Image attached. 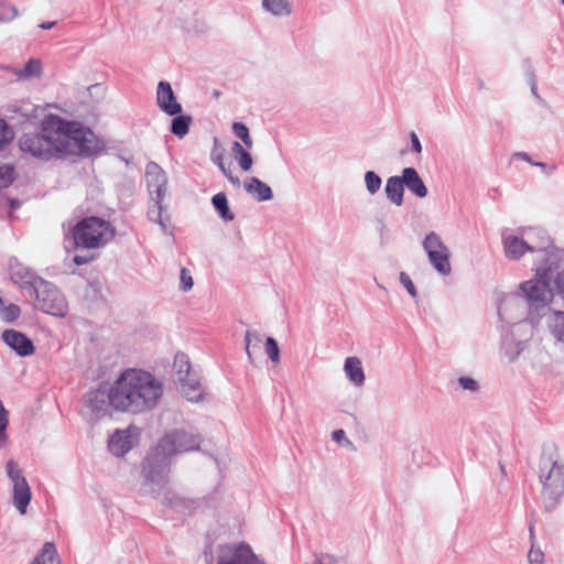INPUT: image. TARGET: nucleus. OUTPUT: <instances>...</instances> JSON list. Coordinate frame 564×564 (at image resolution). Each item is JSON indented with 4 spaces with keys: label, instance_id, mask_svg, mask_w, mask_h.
I'll list each match as a JSON object with an SVG mask.
<instances>
[{
    "label": "nucleus",
    "instance_id": "nucleus-1",
    "mask_svg": "<svg viewBox=\"0 0 564 564\" xmlns=\"http://www.w3.org/2000/svg\"><path fill=\"white\" fill-rule=\"evenodd\" d=\"M117 411L131 414L153 410L163 395V383L152 373L127 369L113 382Z\"/></svg>",
    "mask_w": 564,
    "mask_h": 564
},
{
    "label": "nucleus",
    "instance_id": "nucleus-2",
    "mask_svg": "<svg viewBox=\"0 0 564 564\" xmlns=\"http://www.w3.org/2000/svg\"><path fill=\"white\" fill-rule=\"evenodd\" d=\"M46 127V129L55 131L58 158L88 156L98 150L94 132L77 121H66L56 115V117H50Z\"/></svg>",
    "mask_w": 564,
    "mask_h": 564
},
{
    "label": "nucleus",
    "instance_id": "nucleus-3",
    "mask_svg": "<svg viewBox=\"0 0 564 564\" xmlns=\"http://www.w3.org/2000/svg\"><path fill=\"white\" fill-rule=\"evenodd\" d=\"M144 174L150 195L148 219L158 224L164 234L172 235L171 216L167 213V204L164 203L167 194L166 172L158 163L149 162Z\"/></svg>",
    "mask_w": 564,
    "mask_h": 564
},
{
    "label": "nucleus",
    "instance_id": "nucleus-4",
    "mask_svg": "<svg viewBox=\"0 0 564 564\" xmlns=\"http://www.w3.org/2000/svg\"><path fill=\"white\" fill-rule=\"evenodd\" d=\"M563 254H550L541 265L535 269V278L520 284V290L530 306H545L552 299V281L561 269Z\"/></svg>",
    "mask_w": 564,
    "mask_h": 564
},
{
    "label": "nucleus",
    "instance_id": "nucleus-5",
    "mask_svg": "<svg viewBox=\"0 0 564 564\" xmlns=\"http://www.w3.org/2000/svg\"><path fill=\"white\" fill-rule=\"evenodd\" d=\"M501 237L505 256L512 261L521 259L527 252L539 254L542 262L550 254H562L547 237L535 238L531 230H522L520 234L505 230Z\"/></svg>",
    "mask_w": 564,
    "mask_h": 564
},
{
    "label": "nucleus",
    "instance_id": "nucleus-6",
    "mask_svg": "<svg viewBox=\"0 0 564 564\" xmlns=\"http://www.w3.org/2000/svg\"><path fill=\"white\" fill-rule=\"evenodd\" d=\"M539 478L542 484L544 508L546 511H553L564 497V462L557 456H542Z\"/></svg>",
    "mask_w": 564,
    "mask_h": 564
},
{
    "label": "nucleus",
    "instance_id": "nucleus-7",
    "mask_svg": "<svg viewBox=\"0 0 564 564\" xmlns=\"http://www.w3.org/2000/svg\"><path fill=\"white\" fill-rule=\"evenodd\" d=\"M72 236L76 248L98 249L115 237V229L109 221L91 216L78 221Z\"/></svg>",
    "mask_w": 564,
    "mask_h": 564
},
{
    "label": "nucleus",
    "instance_id": "nucleus-8",
    "mask_svg": "<svg viewBox=\"0 0 564 564\" xmlns=\"http://www.w3.org/2000/svg\"><path fill=\"white\" fill-rule=\"evenodd\" d=\"M117 411L115 402V386H99L83 397L80 414L90 425L97 424L105 417L111 416V410Z\"/></svg>",
    "mask_w": 564,
    "mask_h": 564
},
{
    "label": "nucleus",
    "instance_id": "nucleus-9",
    "mask_svg": "<svg viewBox=\"0 0 564 564\" xmlns=\"http://www.w3.org/2000/svg\"><path fill=\"white\" fill-rule=\"evenodd\" d=\"M30 284L35 296L36 310L56 317H64L67 314L68 303L56 285L42 278H35Z\"/></svg>",
    "mask_w": 564,
    "mask_h": 564
},
{
    "label": "nucleus",
    "instance_id": "nucleus-10",
    "mask_svg": "<svg viewBox=\"0 0 564 564\" xmlns=\"http://www.w3.org/2000/svg\"><path fill=\"white\" fill-rule=\"evenodd\" d=\"M171 457L169 453H165L163 448L158 444L147 456L142 466V474L144 476L143 490L154 492L153 486H156L159 490L163 489L169 480Z\"/></svg>",
    "mask_w": 564,
    "mask_h": 564
},
{
    "label": "nucleus",
    "instance_id": "nucleus-11",
    "mask_svg": "<svg viewBox=\"0 0 564 564\" xmlns=\"http://www.w3.org/2000/svg\"><path fill=\"white\" fill-rule=\"evenodd\" d=\"M19 149L31 158L50 161L58 158V147L55 142V131L44 130L40 132H26L19 138Z\"/></svg>",
    "mask_w": 564,
    "mask_h": 564
},
{
    "label": "nucleus",
    "instance_id": "nucleus-12",
    "mask_svg": "<svg viewBox=\"0 0 564 564\" xmlns=\"http://www.w3.org/2000/svg\"><path fill=\"white\" fill-rule=\"evenodd\" d=\"M175 381L181 393L192 402L203 399V388L199 372L192 368L189 358L184 352H177L174 357Z\"/></svg>",
    "mask_w": 564,
    "mask_h": 564
},
{
    "label": "nucleus",
    "instance_id": "nucleus-13",
    "mask_svg": "<svg viewBox=\"0 0 564 564\" xmlns=\"http://www.w3.org/2000/svg\"><path fill=\"white\" fill-rule=\"evenodd\" d=\"M4 116L17 124H39L44 130H47L46 122L50 117H56L47 113V106L35 105L30 100H18L7 105Z\"/></svg>",
    "mask_w": 564,
    "mask_h": 564
},
{
    "label": "nucleus",
    "instance_id": "nucleus-14",
    "mask_svg": "<svg viewBox=\"0 0 564 564\" xmlns=\"http://www.w3.org/2000/svg\"><path fill=\"white\" fill-rule=\"evenodd\" d=\"M423 249L427 254L431 265L442 275H449L452 267L449 263V249L444 245L438 234L429 232L423 242Z\"/></svg>",
    "mask_w": 564,
    "mask_h": 564
},
{
    "label": "nucleus",
    "instance_id": "nucleus-15",
    "mask_svg": "<svg viewBox=\"0 0 564 564\" xmlns=\"http://www.w3.org/2000/svg\"><path fill=\"white\" fill-rule=\"evenodd\" d=\"M202 443V436L198 433L186 430H174L164 435L159 445L170 455L196 451Z\"/></svg>",
    "mask_w": 564,
    "mask_h": 564
},
{
    "label": "nucleus",
    "instance_id": "nucleus-16",
    "mask_svg": "<svg viewBox=\"0 0 564 564\" xmlns=\"http://www.w3.org/2000/svg\"><path fill=\"white\" fill-rule=\"evenodd\" d=\"M6 471L7 476L13 482V505L21 514H24L31 501L30 486L14 460H8Z\"/></svg>",
    "mask_w": 564,
    "mask_h": 564
},
{
    "label": "nucleus",
    "instance_id": "nucleus-17",
    "mask_svg": "<svg viewBox=\"0 0 564 564\" xmlns=\"http://www.w3.org/2000/svg\"><path fill=\"white\" fill-rule=\"evenodd\" d=\"M218 564H264L246 543L220 545L217 551Z\"/></svg>",
    "mask_w": 564,
    "mask_h": 564
},
{
    "label": "nucleus",
    "instance_id": "nucleus-18",
    "mask_svg": "<svg viewBox=\"0 0 564 564\" xmlns=\"http://www.w3.org/2000/svg\"><path fill=\"white\" fill-rule=\"evenodd\" d=\"M1 338L7 346L21 357L31 356L35 350L33 341L19 330L6 329L2 332Z\"/></svg>",
    "mask_w": 564,
    "mask_h": 564
},
{
    "label": "nucleus",
    "instance_id": "nucleus-19",
    "mask_svg": "<svg viewBox=\"0 0 564 564\" xmlns=\"http://www.w3.org/2000/svg\"><path fill=\"white\" fill-rule=\"evenodd\" d=\"M156 101L162 111L170 116L181 113L182 106L177 102L174 91L167 82H160L156 91Z\"/></svg>",
    "mask_w": 564,
    "mask_h": 564
},
{
    "label": "nucleus",
    "instance_id": "nucleus-20",
    "mask_svg": "<svg viewBox=\"0 0 564 564\" xmlns=\"http://www.w3.org/2000/svg\"><path fill=\"white\" fill-rule=\"evenodd\" d=\"M108 447L109 451L118 457L127 454L133 447L131 429L116 431L109 440Z\"/></svg>",
    "mask_w": 564,
    "mask_h": 564
},
{
    "label": "nucleus",
    "instance_id": "nucleus-21",
    "mask_svg": "<svg viewBox=\"0 0 564 564\" xmlns=\"http://www.w3.org/2000/svg\"><path fill=\"white\" fill-rule=\"evenodd\" d=\"M402 180L404 182V187H406L419 198H424L427 196V187L414 167L403 169Z\"/></svg>",
    "mask_w": 564,
    "mask_h": 564
},
{
    "label": "nucleus",
    "instance_id": "nucleus-22",
    "mask_svg": "<svg viewBox=\"0 0 564 564\" xmlns=\"http://www.w3.org/2000/svg\"><path fill=\"white\" fill-rule=\"evenodd\" d=\"M387 198L395 206L403 204L404 182L401 176H390L384 187Z\"/></svg>",
    "mask_w": 564,
    "mask_h": 564
},
{
    "label": "nucleus",
    "instance_id": "nucleus-23",
    "mask_svg": "<svg viewBox=\"0 0 564 564\" xmlns=\"http://www.w3.org/2000/svg\"><path fill=\"white\" fill-rule=\"evenodd\" d=\"M245 189L258 202L270 200L273 197L271 187L257 177L245 182Z\"/></svg>",
    "mask_w": 564,
    "mask_h": 564
},
{
    "label": "nucleus",
    "instance_id": "nucleus-24",
    "mask_svg": "<svg viewBox=\"0 0 564 564\" xmlns=\"http://www.w3.org/2000/svg\"><path fill=\"white\" fill-rule=\"evenodd\" d=\"M347 378L357 387L365 383V372L358 357H347L344 365Z\"/></svg>",
    "mask_w": 564,
    "mask_h": 564
},
{
    "label": "nucleus",
    "instance_id": "nucleus-25",
    "mask_svg": "<svg viewBox=\"0 0 564 564\" xmlns=\"http://www.w3.org/2000/svg\"><path fill=\"white\" fill-rule=\"evenodd\" d=\"M261 8L275 18L289 17L293 12L290 0H262Z\"/></svg>",
    "mask_w": 564,
    "mask_h": 564
},
{
    "label": "nucleus",
    "instance_id": "nucleus-26",
    "mask_svg": "<svg viewBox=\"0 0 564 564\" xmlns=\"http://www.w3.org/2000/svg\"><path fill=\"white\" fill-rule=\"evenodd\" d=\"M212 204L225 221H231L235 218L234 213L229 209L228 199L225 193H217L214 195Z\"/></svg>",
    "mask_w": 564,
    "mask_h": 564
},
{
    "label": "nucleus",
    "instance_id": "nucleus-27",
    "mask_svg": "<svg viewBox=\"0 0 564 564\" xmlns=\"http://www.w3.org/2000/svg\"><path fill=\"white\" fill-rule=\"evenodd\" d=\"M31 564H59L54 543L46 542L43 545L41 553Z\"/></svg>",
    "mask_w": 564,
    "mask_h": 564
},
{
    "label": "nucleus",
    "instance_id": "nucleus-28",
    "mask_svg": "<svg viewBox=\"0 0 564 564\" xmlns=\"http://www.w3.org/2000/svg\"><path fill=\"white\" fill-rule=\"evenodd\" d=\"M231 151L241 170L249 171L253 163L250 153L238 141L234 142Z\"/></svg>",
    "mask_w": 564,
    "mask_h": 564
},
{
    "label": "nucleus",
    "instance_id": "nucleus-29",
    "mask_svg": "<svg viewBox=\"0 0 564 564\" xmlns=\"http://www.w3.org/2000/svg\"><path fill=\"white\" fill-rule=\"evenodd\" d=\"M191 123L192 117L178 113L172 120L171 132L178 138H183L187 134Z\"/></svg>",
    "mask_w": 564,
    "mask_h": 564
},
{
    "label": "nucleus",
    "instance_id": "nucleus-30",
    "mask_svg": "<svg viewBox=\"0 0 564 564\" xmlns=\"http://www.w3.org/2000/svg\"><path fill=\"white\" fill-rule=\"evenodd\" d=\"M210 159H212L213 163H215L220 169L223 174L228 178V181L230 183H232L234 185L240 184L239 178L237 176L232 175L230 167L225 165L223 153H220L214 149L212 151Z\"/></svg>",
    "mask_w": 564,
    "mask_h": 564
},
{
    "label": "nucleus",
    "instance_id": "nucleus-31",
    "mask_svg": "<svg viewBox=\"0 0 564 564\" xmlns=\"http://www.w3.org/2000/svg\"><path fill=\"white\" fill-rule=\"evenodd\" d=\"M42 70V64L39 59L31 58L25 66L17 72L19 78H32L39 76Z\"/></svg>",
    "mask_w": 564,
    "mask_h": 564
},
{
    "label": "nucleus",
    "instance_id": "nucleus-32",
    "mask_svg": "<svg viewBox=\"0 0 564 564\" xmlns=\"http://www.w3.org/2000/svg\"><path fill=\"white\" fill-rule=\"evenodd\" d=\"M365 185H366L367 192L370 195H375L379 192V189L382 185V180L373 171H368L365 173Z\"/></svg>",
    "mask_w": 564,
    "mask_h": 564
},
{
    "label": "nucleus",
    "instance_id": "nucleus-33",
    "mask_svg": "<svg viewBox=\"0 0 564 564\" xmlns=\"http://www.w3.org/2000/svg\"><path fill=\"white\" fill-rule=\"evenodd\" d=\"M232 132L239 138L248 149L252 148V139L249 133L248 127L242 122H235L232 124Z\"/></svg>",
    "mask_w": 564,
    "mask_h": 564
},
{
    "label": "nucleus",
    "instance_id": "nucleus-34",
    "mask_svg": "<svg viewBox=\"0 0 564 564\" xmlns=\"http://www.w3.org/2000/svg\"><path fill=\"white\" fill-rule=\"evenodd\" d=\"M553 334L564 343V312H555L551 324Z\"/></svg>",
    "mask_w": 564,
    "mask_h": 564
},
{
    "label": "nucleus",
    "instance_id": "nucleus-35",
    "mask_svg": "<svg viewBox=\"0 0 564 564\" xmlns=\"http://www.w3.org/2000/svg\"><path fill=\"white\" fill-rule=\"evenodd\" d=\"M530 531V540L533 542L534 540V527L531 523L529 527ZM544 554L541 550H535L534 544L532 543L531 550L528 554L529 564H543Z\"/></svg>",
    "mask_w": 564,
    "mask_h": 564
},
{
    "label": "nucleus",
    "instance_id": "nucleus-36",
    "mask_svg": "<svg viewBox=\"0 0 564 564\" xmlns=\"http://www.w3.org/2000/svg\"><path fill=\"white\" fill-rule=\"evenodd\" d=\"M20 315L21 308L13 303L6 305V307H3L2 312L0 313L2 321H4L6 323H12L17 321L20 317Z\"/></svg>",
    "mask_w": 564,
    "mask_h": 564
},
{
    "label": "nucleus",
    "instance_id": "nucleus-37",
    "mask_svg": "<svg viewBox=\"0 0 564 564\" xmlns=\"http://www.w3.org/2000/svg\"><path fill=\"white\" fill-rule=\"evenodd\" d=\"M265 352L272 362L280 361V348L274 338L268 337L265 340Z\"/></svg>",
    "mask_w": 564,
    "mask_h": 564
},
{
    "label": "nucleus",
    "instance_id": "nucleus-38",
    "mask_svg": "<svg viewBox=\"0 0 564 564\" xmlns=\"http://www.w3.org/2000/svg\"><path fill=\"white\" fill-rule=\"evenodd\" d=\"M14 181V169L9 165L0 166V188H6Z\"/></svg>",
    "mask_w": 564,
    "mask_h": 564
},
{
    "label": "nucleus",
    "instance_id": "nucleus-39",
    "mask_svg": "<svg viewBox=\"0 0 564 564\" xmlns=\"http://www.w3.org/2000/svg\"><path fill=\"white\" fill-rule=\"evenodd\" d=\"M18 15V9L9 3H0V22L12 21Z\"/></svg>",
    "mask_w": 564,
    "mask_h": 564
},
{
    "label": "nucleus",
    "instance_id": "nucleus-40",
    "mask_svg": "<svg viewBox=\"0 0 564 564\" xmlns=\"http://www.w3.org/2000/svg\"><path fill=\"white\" fill-rule=\"evenodd\" d=\"M261 334L259 332H250L247 330L245 335V348L246 352L248 355V358L250 361H252V352H251V343L254 341L256 345H259L261 343Z\"/></svg>",
    "mask_w": 564,
    "mask_h": 564
},
{
    "label": "nucleus",
    "instance_id": "nucleus-41",
    "mask_svg": "<svg viewBox=\"0 0 564 564\" xmlns=\"http://www.w3.org/2000/svg\"><path fill=\"white\" fill-rule=\"evenodd\" d=\"M13 139V131L8 127L4 120L0 119V149L7 145Z\"/></svg>",
    "mask_w": 564,
    "mask_h": 564
},
{
    "label": "nucleus",
    "instance_id": "nucleus-42",
    "mask_svg": "<svg viewBox=\"0 0 564 564\" xmlns=\"http://www.w3.org/2000/svg\"><path fill=\"white\" fill-rule=\"evenodd\" d=\"M400 283L406 289V291L413 299L417 296L416 289L411 278L405 272L400 273Z\"/></svg>",
    "mask_w": 564,
    "mask_h": 564
},
{
    "label": "nucleus",
    "instance_id": "nucleus-43",
    "mask_svg": "<svg viewBox=\"0 0 564 564\" xmlns=\"http://www.w3.org/2000/svg\"><path fill=\"white\" fill-rule=\"evenodd\" d=\"M458 383H459V386L464 390H468V391H471V392L477 391L478 388H479L478 382L475 379L470 378V377H460L458 379Z\"/></svg>",
    "mask_w": 564,
    "mask_h": 564
},
{
    "label": "nucleus",
    "instance_id": "nucleus-44",
    "mask_svg": "<svg viewBox=\"0 0 564 564\" xmlns=\"http://www.w3.org/2000/svg\"><path fill=\"white\" fill-rule=\"evenodd\" d=\"M181 285L184 291H189L193 288V278L184 268L181 270Z\"/></svg>",
    "mask_w": 564,
    "mask_h": 564
},
{
    "label": "nucleus",
    "instance_id": "nucleus-45",
    "mask_svg": "<svg viewBox=\"0 0 564 564\" xmlns=\"http://www.w3.org/2000/svg\"><path fill=\"white\" fill-rule=\"evenodd\" d=\"M332 438L334 442L341 444L344 446L352 445L351 442L346 437V433L344 430H336L332 434Z\"/></svg>",
    "mask_w": 564,
    "mask_h": 564
},
{
    "label": "nucleus",
    "instance_id": "nucleus-46",
    "mask_svg": "<svg viewBox=\"0 0 564 564\" xmlns=\"http://www.w3.org/2000/svg\"><path fill=\"white\" fill-rule=\"evenodd\" d=\"M164 503L171 505L174 508H181L184 505V499L172 495L170 491L164 495Z\"/></svg>",
    "mask_w": 564,
    "mask_h": 564
},
{
    "label": "nucleus",
    "instance_id": "nucleus-47",
    "mask_svg": "<svg viewBox=\"0 0 564 564\" xmlns=\"http://www.w3.org/2000/svg\"><path fill=\"white\" fill-rule=\"evenodd\" d=\"M554 289L564 297V270H557L556 278L554 280Z\"/></svg>",
    "mask_w": 564,
    "mask_h": 564
},
{
    "label": "nucleus",
    "instance_id": "nucleus-48",
    "mask_svg": "<svg viewBox=\"0 0 564 564\" xmlns=\"http://www.w3.org/2000/svg\"><path fill=\"white\" fill-rule=\"evenodd\" d=\"M410 139H411V149L414 153H417L420 154L422 152V144L419 140V137L416 135L415 132H411L410 133Z\"/></svg>",
    "mask_w": 564,
    "mask_h": 564
},
{
    "label": "nucleus",
    "instance_id": "nucleus-49",
    "mask_svg": "<svg viewBox=\"0 0 564 564\" xmlns=\"http://www.w3.org/2000/svg\"><path fill=\"white\" fill-rule=\"evenodd\" d=\"M7 425H8L7 411L3 406V403L0 401V431L6 430Z\"/></svg>",
    "mask_w": 564,
    "mask_h": 564
},
{
    "label": "nucleus",
    "instance_id": "nucleus-50",
    "mask_svg": "<svg viewBox=\"0 0 564 564\" xmlns=\"http://www.w3.org/2000/svg\"><path fill=\"white\" fill-rule=\"evenodd\" d=\"M93 259H94L93 257L75 256L73 261L76 265H83V264L90 262Z\"/></svg>",
    "mask_w": 564,
    "mask_h": 564
},
{
    "label": "nucleus",
    "instance_id": "nucleus-51",
    "mask_svg": "<svg viewBox=\"0 0 564 564\" xmlns=\"http://www.w3.org/2000/svg\"><path fill=\"white\" fill-rule=\"evenodd\" d=\"M532 165H535V166H539V167H541L543 170H546V174H551L555 170V166L547 167V165L545 163H543V162H534V163H532Z\"/></svg>",
    "mask_w": 564,
    "mask_h": 564
},
{
    "label": "nucleus",
    "instance_id": "nucleus-52",
    "mask_svg": "<svg viewBox=\"0 0 564 564\" xmlns=\"http://www.w3.org/2000/svg\"><path fill=\"white\" fill-rule=\"evenodd\" d=\"M8 443V436L6 430L0 431V448H3Z\"/></svg>",
    "mask_w": 564,
    "mask_h": 564
},
{
    "label": "nucleus",
    "instance_id": "nucleus-53",
    "mask_svg": "<svg viewBox=\"0 0 564 564\" xmlns=\"http://www.w3.org/2000/svg\"><path fill=\"white\" fill-rule=\"evenodd\" d=\"M514 156L520 158V159H522V160H524V161L529 162L530 164L534 163V162L531 160V158L529 156V154H528V153H525V152H517V153L514 154Z\"/></svg>",
    "mask_w": 564,
    "mask_h": 564
},
{
    "label": "nucleus",
    "instance_id": "nucleus-54",
    "mask_svg": "<svg viewBox=\"0 0 564 564\" xmlns=\"http://www.w3.org/2000/svg\"><path fill=\"white\" fill-rule=\"evenodd\" d=\"M55 25V22H43L40 24V28L43 30H50Z\"/></svg>",
    "mask_w": 564,
    "mask_h": 564
},
{
    "label": "nucleus",
    "instance_id": "nucleus-55",
    "mask_svg": "<svg viewBox=\"0 0 564 564\" xmlns=\"http://www.w3.org/2000/svg\"><path fill=\"white\" fill-rule=\"evenodd\" d=\"M94 89H100L101 90L102 87L100 85H98V84L97 85H91L90 87H88V91H91Z\"/></svg>",
    "mask_w": 564,
    "mask_h": 564
},
{
    "label": "nucleus",
    "instance_id": "nucleus-56",
    "mask_svg": "<svg viewBox=\"0 0 564 564\" xmlns=\"http://www.w3.org/2000/svg\"><path fill=\"white\" fill-rule=\"evenodd\" d=\"M3 307H6L3 299L0 296V313L2 312Z\"/></svg>",
    "mask_w": 564,
    "mask_h": 564
},
{
    "label": "nucleus",
    "instance_id": "nucleus-57",
    "mask_svg": "<svg viewBox=\"0 0 564 564\" xmlns=\"http://www.w3.org/2000/svg\"><path fill=\"white\" fill-rule=\"evenodd\" d=\"M532 93H533L534 95H536V87H535V85H533V86H532Z\"/></svg>",
    "mask_w": 564,
    "mask_h": 564
},
{
    "label": "nucleus",
    "instance_id": "nucleus-58",
    "mask_svg": "<svg viewBox=\"0 0 564 564\" xmlns=\"http://www.w3.org/2000/svg\"><path fill=\"white\" fill-rule=\"evenodd\" d=\"M562 3L564 4V0H562Z\"/></svg>",
    "mask_w": 564,
    "mask_h": 564
}]
</instances>
